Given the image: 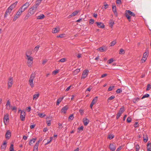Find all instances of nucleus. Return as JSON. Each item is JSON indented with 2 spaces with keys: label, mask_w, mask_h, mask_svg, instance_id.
I'll return each mask as SVG.
<instances>
[{
  "label": "nucleus",
  "mask_w": 151,
  "mask_h": 151,
  "mask_svg": "<svg viewBox=\"0 0 151 151\" xmlns=\"http://www.w3.org/2000/svg\"><path fill=\"white\" fill-rule=\"evenodd\" d=\"M4 122L5 125H6V122L7 123L9 120V115L7 114V115L5 114L4 115Z\"/></svg>",
  "instance_id": "obj_8"
},
{
  "label": "nucleus",
  "mask_w": 151,
  "mask_h": 151,
  "mask_svg": "<svg viewBox=\"0 0 151 151\" xmlns=\"http://www.w3.org/2000/svg\"><path fill=\"white\" fill-rule=\"evenodd\" d=\"M125 53L124 50L122 49H121L120 50V51L119 52V54H124Z\"/></svg>",
  "instance_id": "obj_42"
},
{
  "label": "nucleus",
  "mask_w": 151,
  "mask_h": 151,
  "mask_svg": "<svg viewBox=\"0 0 151 151\" xmlns=\"http://www.w3.org/2000/svg\"><path fill=\"white\" fill-rule=\"evenodd\" d=\"M65 58H62L60 59L59 60V61L60 62H62V63H63V62H64L65 61Z\"/></svg>",
  "instance_id": "obj_56"
},
{
  "label": "nucleus",
  "mask_w": 151,
  "mask_h": 151,
  "mask_svg": "<svg viewBox=\"0 0 151 151\" xmlns=\"http://www.w3.org/2000/svg\"><path fill=\"white\" fill-rule=\"evenodd\" d=\"M112 10L113 12L115 15L117 17L118 15V14L116 11V7L115 5H113L112 7Z\"/></svg>",
  "instance_id": "obj_12"
},
{
  "label": "nucleus",
  "mask_w": 151,
  "mask_h": 151,
  "mask_svg": "<svg viewBox=\"0 0 151 151\" xmlns=\"http://www.w3.org/2000/svg\"><path fill=\"white\" fill-rule=\"evenodd\" d=\"M38 116L42 118L45 116V115L43 113H41L38 114Z\"/></svg>",
  "instance_id": "obj_43"
},
{
  "label": "nucleus",
  "mask_w": 151,
  "mask_h": 151,
  "mask_svg": "<svg viewBox=\"0 0 151 151\" xmlns=\"http://www.w3.org/2000/svg\"><path fill=\"white\" fill-rule=\"evenodd\" d=\"M98 50L100 52H104L106 50V48H104L103 47H101L98 49Z\"/></svg>",
  "instance_id": "obj_28"
},
{
  "label": "nucleus",
  "mask_w": 151,
  "mask_h": 151,
  "mask_svg": "<svg viewBox=\"0 0 151 151\" xmlns=\"http://www.w3.org/2000/svg\"><path fill=\"white\" fill-rule=\"evenodd\" d=\"M89 72V71L86 69L84 70L82 74L81 78L82 79L85 78L88 75V73Z\"/></svg>",
  "instance_id": "obj_7"
},
{
  "label": "nucleus",
  "mask_w": 151,
  "mask_h": 151,
  "mask_svg": "<svg viewBox=\"0 0 151 151\" xmlns=\"http://www.w3.org/2000/svg\"><path fill=\"white\" fill-rule=\"evenodd\" d=\"M12 109L13 111H14L15 112H16L17 110V108L15 106L13 107Z\"/></svg>",
  "instance_id": "obj_57"
},
{
  "label": "nucleus",
  "mask_w": 151,
  "mask_h": 151,
  "mask_svg": "<svg viewBox=\"0 0 151 151\" xmlns=\"http://www.w3.org/2000/svg\"><path fill=\"white\" fill-rule=\"evenodd\" d=\"M39 47V46L38 45H37L35 47L34 50L35 51H37L38 50Z\"/></svg>",
  "instance_id": "obj_54"
},
{
  "label": "nucleus",
  "mask_w": 151,
  "mask_h": 151,
  "mask_svg": "<svg viewBox=\"0 0 151 151\" xmlns=\"http://www.w3.org/2000/svg\"><path fill=\"white\" fill-rule=\"evenodd\" d=\"M40 141L36 142L34 147V150H38V146L39 145Z\"/></svg>",
  "instance_id": "obj_24"
},
{
  "label": "nucleus",
  "mask_w": 151,
  "mask_h": 151,
  "mask_svg": "<svg viewBox=\"0 0 151 151\" xmlns=\"http://www.w3.org/2000/svg\"><path fill=\"white\" fill-rule=\"evenodd\" d=\"M64 97L65 96H63L62 97H60L57 99L56 104L57 105H59L60 102L63 99Z\"/></svg>",
  "instance_id": "obj_19"
},
{
  "label": "nucleus",
  "mask_w": 151,
  "mask_h": 151,
  "mask_svg": "<svg viewBox=\"0 0 151 151\" xmlns=\"http://www.w3.org/2000/svg\"><path fill=\"white\" fill-rule=\"evenodd\" d=\"M20 111V118L22 121H24L25 118L26 113L24 111L19 109V112Z\"/></svg>",
  "instance_id": "obj_6"
},
{
  "label": "nucleus",
  "mask_w": 151,
  "mask_h": 151,
  "mask_svg": "<svg viewBox=\"0 0 151 151\" xmlns=\"http://www.w3.org/2000/svg\"><path fill=\"white\" fill-rule=\"evenodd\" d=\"M35 74L34 73H32L29 80V84L32 88L34 87L33 81L35 77Z\"/></svg>",
  "instance_id": "obj_1"
},
{
  "label": "nucleus",
  "mask_w": 151,
  "mask_h": 151,
  "mask_svg": "<svg viewBox=\"0 0 151 151\" xmlns=\"http://www.w3.org/2000/svg\"><path fill=\"white\" fill-rule=\"evenodd\" d=\"M114 137V135L111 134H109L107 137V138L111 140L113 139Z\"/></svg>",
  "instance_id": "obj_29"
},
{
  "label": "nucleus",
  "mask_w": 151,
  "mask_h": 151,
  "mask_svg": "<svg viewBox=\"0 0 151 151\" xmlns=\"http://www.w3.org/2000/svg\"><path fill=\"white\" fill-rule=\"evenodd\" d=\"M126 13H127L131 16H135V14L134 13L129 10H127L126 11Z\"/></svg>",
  "instance_id": "obj_25"
},
{
  "label": "nucleus",
  "mask_w": 151,
  "mask_h": 151,
  "mask_svg": "<svg viewBox=\"0 0 151 151\" xmlns=\"http://www.w3.org/2000/svg\"><path fill=\"white\" fill-rule=\"evenodd\" d=\"M147 151H151V144L149 142L147 143Z\"/></svg>",
  "instance_id": "obj_21"
},
{
  "label": "nucleus",
  "mask_w": 151,
  "mask_h": 151,
  "mask_svg": "<svg viewBox=\"0 0 151 151\" xmlns=\"http://www.w3.org/2000/svg\"><path fill=\"white\" fill-rule=\"evenodd\" d=\"M139 99L138 97H136L133 99V102L134 103H136L137 101H138Z\"/></svg>",
  "instance_id": "obj_38"
},
{
  "label": "nucleus",
  "mask_w": 151,
  "mask_h": 151,
  "mask_svg": "<svg viewBox=\"0 0 151 151\" xmlns=\"http://www.w3.org/2000/svg\"><path fill=\"white\" fill-rule=\"evenodd\" d=\"M92 87L91 86H90L89 88H88L86 91V93H88V91H90L92 89Z\"/></svg>",
  "instance_id": "obj_39"
},
{
  "label": "nucleus",
  "mask_w": 151,
  "mask_h": 151,
  "mask_svg": "<svg viewBox=\"0 0 151 151\" xmlns=\"http://www.w3.org/2000/svg\"><path fill=\"white\" fill-rule=\"evenodd\" d=\"M13 83V78L12 77H10L8 82V86L9 88L12 87Z\"/></svg>",
  "instance_id": "obj_13"
},
{
  "label": "nucleus",
  "mask_w": 151,
  "mask_h": 151,
  "mask_svg": "<svg viewBox=\"0 0 151 151\" xmlns=\"http://www.w3.org/2000/svg\"><path fill=\"white\" fill-rule=\"evenodd\" d=\"M125 16L127 18L128 20H129L131 19V17L126 12L125 14Z\"/></svg>",
  "instance_id": "obj_41"
},
{
  "label": "nucleus",
  "mask_w": 151,
  "mask_h": 151,
  "mask_svg": "<svg viewBox=\"0 0 151 151\" xmlns=\"http://www.w3.org/2000/svg\"><path fill=\"white\" fill-rule=\"evenodd\" d=\"M97 100H98V97L96 96L95 97L93 98V100H92V102H93V103H94L93 104H95L96 103Z\"/></svg>",
  "instance_id": "obj_31"
},
{
  "label": "nucleus",
  "mask_w": 151,
  "mask_h": 151,
  "mask_svg": "<svg viewBox=\"0 0 151 151\" xmlns=\"http://www.w3.org/2000/svg\"><path fill=\"white\" fill-rule=\"evenodd\" d=\"M29 3L27 2H26L21 7V9H19V10H20V11H19V15L23 12L24 11V10L29 6Z\"/></svg>",
  "instance_id": "obj_2"
},
{
  "label": "nucleus",
  "mask_w": 151,
  "mask_h": 151,
  "mask_svg": "<svg viewBox=\"0 0 151 151\" xmlns=\"http://www.w3.org/2000/svg\"><path fill=\"white\" fill-rule=\"evenodd\" d=\"M148 140V137L147 135L146 136V137H144V135H143V141L145 142H146Z\"/></svg>",
  "instance_id": "obj_37"
},
{
  "label": "nucleus",
  "mask_w": 151,
  "mask_h": 151,
  "mask_svg": "<svg viewBox=\"0 0 151 151\" xmlns=\"http://www.w3.org/2000/svg\"><path fill=\"white\" fill-rule=\"evenodd\" d=\"M139 146L138 145H137L136 146V151H139Z\"/></svg>",
  "instance_id": "obj_53"
},
{
  "label": "nucleus",
  "mask_w": 151,
  "mask_h": 151,
  "mask_svg": "<svg viewBox=\"0 0 151 151\" xmlns=\"http://www.w3.org/2000/svg\"><path fill=\"white\" fill-rule=\"evenodd\" d=\"M150 96V95L149 94L146 93L143 96H142L141 99H142L144 98H148Z\"/></svg>",
  "instance_id": "obj_35"
},
{
  "label": "nucleus",
  "mask_w": 151,
  "mask_h": 151,
  "mask_svg": "<svg viewBox=\"0 0 151 151\" xmlns=\"http://www.w3.org/2000/svg\"><path fill=\"white\" fill-rule=\"evenodd\" d=\"M34 13H34L33 12L30 11L29 9V12L26 14V17L28 18L30 16L34 14Z\"/></svg>",
  "instance_id": "obj_23"
},
{
  "label": "nucleus",
  "mask_w": 151,
  "mask_h": 151,
  "mask_svg": "<svg viewBox=\"0 0 151 151\" xmlns=\"http://www.w3.org/2000/svg\"><path fill=\"white\" fill-rule=\"evenodd\" d=\"M7 145V142L6 141H4L2 145L1 146V149L2 150H5L6 149Z\"/></svg>",
  "instance_id": "obj_14"
},
{
  "label": "nucleus",
  "mask_w": 151,
  "mask_h": 151,
  "mask_svg": "<svg viewBox=\"0 0 151 151\" xmlns=\"http://www.w3.org/2000/svg\"><path fill=\"white\" fill-rule=\"evenodd\" d=\"M114 61V60L113 58L110 59L108 61V63L109 64H111Z\"/></svg>",
  "instance_id": "obj_52"
},
{
  "label": "nucleus",
  "mask_w": 151,
  "mask_h": 151,
  "mask_svg": "<svg viewBox=\"0 0 151 151\" xmlns=\"http://www.w3.org/2000/svg\"><path fill=\"white\" fill-rule=\"evenodd\" d=\"M26 56L28 58L27 59V63L28 64V66H30L32 64V62H31L33 61V58L30 56L29 55H27Z\"/></svg>",
  "instance_id": "obj_5"
},
{
  "label": "nucleus",
  "mask_w": 151,
  "mask_h": 151,
  "mask_svg": "<svg viewBox=\"0 0 151 151\" xmlns=\"http://www.w3.org/2000/svg\"><path fill=\"white\" fill-rule=\"evenodd\" d=\"M122 91V88H118L116 91V92L117 93H119L121 92Z\"/></svg>",
  "instance_id": "obj_44"
},
{
  "label": "nucleus",
  "mask_w": 151,
  "mask_h": 151,
  "mask_svg": "<svg viewBox=\"0 0 151 151\" xmlns=\"http://www.w3.org/2000/svg\"><path fill=\"white\" fill-rule=\"evenodd\" d=\"M36 139V138H33L32 139H31L29 142V145H31L35 142Z\"/></svg>",
  "instance_id": "obj_20"
},
{
  "label": "nucleus",
  "mask_w": 151,
  "mask_h": 151,
  "mask_svg": "<svg viewBox=\"0 0 151 151\" xmlns=\"http://www.w3.org/2000/svg\"><path fill=\"white\" fill-rule=\"evenodd\" d=\"M89 122V120L86 118H83V123L85 126H86L88 124Z\"/></svg>",
  "instance_id": "obj_18"
},
{
  "label": "nucleus",
  "mask_w": 151,
  "mask_h": 151,
  "mask_svg": "<svg viewBox=\"0 0 151 151\" xmlns=\"http://www.w3.org/2000/svg\"><path fill=\"white\" fill-rule=\"evenodd\" d=\"M47 61V59H45L42 62V64L43 65H45Z\"/></svg>",
  "instance_id": "obj_61"
},
{
  "label": "nucleus",
  "mask_w": 151,
  "mask_h": 151,
  "mask_svg": "<svg viewBox=\"0 0 151 151\" xmlns=\"http://www.w3.org/2000/svg\"><path fill=\"white\" fill-rule=\"evenodd\" d=\"M9 151H14V145L13 144H11L9 148Z\"/></svg>",
  "instance_id": "obj_32"
},
{
  "label": "nucleus",
  "mask_w": 151,
  "mask_h": 151,
  "mask_svg": "<svg viewBox=\"0 0 151 151\" xmlns=\"http://www.w3.org/2000/svg\"><path fill=\"white\" fill-rule=\"evenodd\" d=\"M45 17V15L43 14H42L40 15H39L37 17V19H42Z\"/></svg>",
  "instance_id": "obj_26"
},
{
  "label": "nucleus",
  "mask_w": 151,
  "mask_h": 151,
  "mask_svg": "<svg viewBox=\"0 0 151 151\" xmlns=\"http://www.w3.org/2000/svg\"><path fill=\"white\" fill-rule=\"evenodd\" d=\"M94 22V20L93 19H91L89 20V23L90 24H93Z\"/></svg>",
  "instance_id": "obj_46"
},
{
  "label": "nucleus",
  "mask_w": 151,
  "mask_h": 151,
  "mask_svg": "<svg viewBox=\"0 0 151 151\" xmlns=\"http://www.w3.org/2000/svg\"><path fill=\"white\" fill-rule=\"evenodd\" d=\"M148 56V53H147V51H146V52L144 53L143 55L142 58H147Z\"/></svg>",
  "instance_id": "obj_30"
},
{
  "label": "nucleus",
  "mask_w": 151,
  "mask_h": 151,
  "mask_svg": "<svg viewBox=\"0 0 151 151\" xmlns=\"http://www.w3.org/2000/svg\"><path fill=\"white\" fill-rule=\"evenodd\" d=\"M11 133L9 130H7L5 134V137L7 139H9L11 137Z\"/></svg>",
  "instance_id": "obj_9"
},
{
  "label": "nucleus",
  "mask_w": 151,
  "mask_h": 151,
  "mask_svg": "<svg viewBox=\"0 0 151 151\" xmlns=\"http://www.w3.org/2000/svg\"><path fill=\"white\" fill-rule=\"evenodd\" d=\"M121 0H116V3L117 4H121Z\"/></svg>",
  "instance_id": "obj_64"
},
{
  "label": "nucleus",
  "mask_w": 151,
  "mask_h": 151,
  "mask_svg": "<svg viewBox=\"0 0 151 151\" xmlns=\"http://www.w3.org/2000/svg\"><path fill=\"white\" fill-rule=\"evenodd\" d=\"M125 111L124 107V106L120 108L116 116V119H118L121 116L122 113Z\"/></svg>",
  "instance_id": "obj_3"
},
{
  "label": "nucleus",
  "mask_w": 151,
  "mask_h": 151,
  "mask_svg": "<svg viewBox=\"0 0 151 151\" xmlns=\"http://www.w3.org/2000/svg\"><path fill=\"white\" fill-rule=\"evenodd\" d=\"M80 69H77L74 71V73L75 74H77L80 71Z\"/></svg>",
  "instance_id": "obj_47"
},
{
  "label": "nucleus",
  "mask_w": 151,
  "mask_h": 151,
  "mask_svg": "<svg viewBox=\"0 0 151 151\" xmlns=\"http://www.w3.org/2000/svg\"><path fill=\"white\" fill-rule=\"evenodd\" d=\"M40 4L36 1L35 4L32 7L29 9L30 11L33 12L34 13H35L37 10L38 6Z\"/></svg>",
  "instance_id": "obj_4"
},
{
  "label": "nucleus",
  "mask_w": 151,
  "mask_h": 151,
  "mask_svg": "<svg viewBox=\"0 0 151 151\" xmlns=\"http://www.w3.org/2000/svg\"><path fill=\"white\" fill-rule=\"evenodd\" d=\"M114 22L111 21H110L109 22V26L110 27H112L114 24Z\"/></svg>",
  "instance_id": "obj_40"
},
{
  "label": "nucleus",
  "mask_w": 151,
  "mask_h": 151,
  "mask_svg": "<svg viewBox=\"0 0 151 151\" xmlns=\"http://www.w3.org/2000/svg\"><path fill=\"white\" fill-rule=\"evenodd\" d=\"M68 109V107L67 105L63 107L61 110V112L62 113L65 114L66 113V111H67Z\"/></svg>",
  "instance_id": "obj_15"
},
{
  "label": "nucleus",
  "mask_w": 151,
  "mask_h": 151,
  "mask_svg": "<svg viewBox=\"0 0 151 151\" xmlns=\"http://www.w3.org/2000/svg\"><path fill=\"white\" fill-rule=\"evenodd\" d=\"M96 24L99 28L103 29L105 27V25L101 22H96Z\"/></svg>",
  "instance_id": "obj_10"
},
{
  "label": "nucleus",
  "mask_w": 151,
  "mask_h": 151,
  "mask_svg": "<svg viewBox=\"0 0 151 151\" xmlns=\"http://www.w3.org/2000/svg\"><path fill=\"white\" fill-rule=\"evenodd\" d=\"M73 114H71L70 115L69 117V118L71 120H73Z\"/></svg>",
  "instance_id": "obj_55"
},
{
  "label": "nucleus",
  "mask_w": 151,
  "mask_h": 151,
  "mask_svg": "<svg viewBox=\"0 0 151 151\" xmlns=\"http://www.w3.org/2000/svg\"><path fill=\"white\" fill-rule=\"evenodd\" d=\"M39 96V94L38 93L37 94H35L33 96V99L37 100Z\"/></svg>",
  "instance_id": "obj_27"
},
{
  "label": "nucleus",
  "mask_w": 151,
  "mask_h": 151,
  "mask_svg": "<svg viewBox=\"0 0 151 151\" xmlns=\"http://www.w3.org/2000/svg\"><path fill=\"white\" fill-rule=\"evenodd\" d=\"M109 148L111 151H114L116 148L115 145L112 143L110 144L109 145Z\"/></svg>",
  "instance_id": "obj_11"
},
{
  "label": "nucleus",
  "mask_w": 151,
  "mask_h": 151,
  "mask_svg": "<svg viewBox=\"0 0 151 151\" xmlns=\"http://www.w3.org/2000/svg\"><path fill=\"white\" fill-rule=\"evenodd\" d=\"M115 98L114 96H112L109 97L107 99V101L108 102L109 101L114 99Z\"/></svg>",
  "instance_id": "obj_36"
},
{
  "label": "nucleus",
  "mask_w": 151,
  "mask_h": 151,
  "mask_svg": "<svg viewBox=\"0 0 151 151\" xmlns=\"http://www.w3.org/2000/svg\"><path fill=\"white\" fill-rule=\"evenodd\" d=\"M6 106L7 109L9 110L11 107L12 106L11 105L10 101L9 100L7 101Z\"/></svg>",
  "instance_id": "obj_16"
},
{
  "label": "nucleus",
  "mask_w": 151,
  "mask_h": 151,
  "mask_svg": "<svg viewBox=\"0 0 151 151\" xmlns=\"http://www.w3.org/2000/svg\"><path fill=\"white\" fill-rule=\"evenodd\" d=\"M52 32L53 33H57V29L56 28H54V29L53 30Z\"/></svg>",
  "instance_id": "obj_60"
},
{
  "label": "nucleus",
  "mask_w": 151,
  "mask_h": 151,
  "mask_svg": "<svg viewBox=\"0 0 151 151\" xmlns=\"http://www.w3.org/2000/svg\"><path fill=\"white\" fill-rule=\"evenodd\" d=\"M83 126L78 127V130L77 131V132L78 133H80V131H83Z\"/></svg>",
  "instance_id": "obj_34"
},
{
  "label": "nucleus",
  "mask_w": 151,
  "mask_h": 151,
  "mask_svg": "<svg viewBox=\"0 0 151 151\" xmlns=\"http://www.w3.org/2000/svg\"><path fill=\"white\" fill-rule=\"evenodd\" d=\"M78 13V11H75L74 12H73L70 15L68 16V18H70L71 17L74 16L76 15Z\"/></svg>",
  "instance_id": "obj_17"
},
{
  "label": "nucleus",
  "mask_w": 151,
  "mask_h": 151,
  "mask_svg": "<svg viewBox=\"0 0 151 151\" xmlns=\"http://www.w3.org/2000/svg\"><path fill=\"white\" fill-rule=\"evenodd\" d=\"M122 146H119L118 148L116 149V151H119L122 149Z\"/></svg>",
  "instance_id": "obj_63"
},
{
  "label": "nucleus",
  "mask_w": 151,
  "mask_h": 151,
  "mask_svg": "<svg viewBox=\"0 0 151 151\" xmlns=\"http://www.w3.org/2000/svg\"><path fill=\"white\" fill-rule=\"evenodd\" d=\"M147 60V58H143L142 59V63H143L145 62Z\"/></svg>",
  "instance_id": "obj_62"
},
{
  "label": "nucleus",
  "mask_w": 151,
  "mask_h": 151,
  "mask_svg": "<svg viewBox=\"0 0 151 151\" xmlns=\"http://www.w3.org/2000/svg\"><path fill=\"white\" fill-rule=\"evenodd\" d=\"M114 86H113L112 87L111 86H109L108 89V91H111L112 90V88H114Z\"/></svg>",
  "instance_id": "obj_51"
},
{
  "label": "nucleus",
  "mask_w": 151,
  "mask_h": 151,
  "mask_svg": "<svg viewBox=\"0 0 151 151\" xmlns=\"http://www.w3.org/2000/svg\"><path fill=\"white\" fill-rule=\"evenodd\" d=\"M151 88V86L149 84H147V86L146 90H148Z\"/></svg>",
  "instance_id": "obj_45"
},
{
  "label": "nucleus",
  "mask_w": 151,
  "mask_h": 151,
  "mask_svg": "<svg viewBox=\"0 0 151 151\" xmlns=\"http://www.w3.org/2000/svg\"><path fill=\"white\" fill-rule=\"evenodd\" d=\"M127 122L128 123H130L131 121V119L130 117H128L127 119Z\"/></svg>",
  "instance_id": "obj_49"
},
{
  "label": "nucleus",
  "mask_w": 151,
  "mask_h": 151,
  "mask_svg": "<svg viewBox=\"0 0 151 151\" xmlns=\"http://www.w3.org/2000/svg\"><path fill=\"white\" fill-rule=\"evenodd\" d=\"M10 9V10L12 11L13 9H14L15 7L14 6V5H13L12 4L9 7H8Z\"/></svg>",
  "instance_id": "obj_48"
},
{
  "label": "nucleus",
  "mask_w": 151,
  "mask_h": 151,
  "mask_svg": "<svg viewBox=\"0 0 151 151\" xmlns=\"http://www.w3.org/2000/svg\"><path fill=\"white\" fill-rule=\"evenodd\" d=\"M58 70H56L52 72V74H53L56 75L58 73Z\"/></svg>",
  "instance_id": "obj_58"
},
{
  "label": "nucleus",
  "mask_w": 151,
  "mask_h": 151,
  "mask_svg": "<svg viewBox=\"0 0 151 151\" xmlns=\"http://www.w3.org/2000/svg\"><path fill=\"white\" fill-rule=\"evenodd\" d=\"M12 11L10 10V9L8 7L6 9V12L8 14H10Z\"/></svg>",
  "instance_id": "obj_50"
},
{
  "label": "nucleus",
  "mask_w": 151,
  "mask_h": 151,
  "mask_svg": "<svg viewBox=\"0 0 151 151\" xmlns=\"http://www.w3.org/2000/svg\"><path fill=\"white\" fill-rule=\"evenodd\" d=\"M116 43V40H114L111 42L110 44V47L114 46Z\"/></svg>",
  "instance_id": "obj_33"
},
{
  "label": "nucleus",
  "mask_w": 151,
  "mask_h": 151,
  "mask_svg": "<svg viewBox=\"0 0 151 151\" xmlns=\"http://www.w3.org/2000/svg\"><path fill=\"white\" fill-rule=\"evenodd\" d=\"M18 16H19V9L17 11L16 15L14 17L13 20V21H15L18 18Z\"/></svg>",
  "instance_id": "obj_22"
},
{
  "label": "nucleus",
  "mask_w": 151,
  "mask_h": 151,
  "mask_svg": "<svg viewBox=\"0 0 151 151\" xmlns=\"http://www.w3.org/2000/svg\"><path fill=\"white\" fill-rule=\"evenodd\" d=\"M139 124L137 122H136L134 124V127H137L138 126Z\"/></svg>",
  "instance_id": "obj_59"
}]
</instances>
